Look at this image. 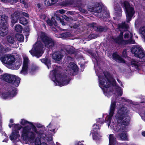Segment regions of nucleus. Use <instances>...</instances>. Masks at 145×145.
Wrapping results in <instances>:
<instances>
[{"instance_id": "nucleus-63", "label": "nucleus", "mask_w": 145, "mask_h": 145, "mask_svg": "<svg viewBox=\"0 0 145 145\" xmlns=\"http://www.w3.org/2000/svg\"><path fill=\"white\" fill-rule=\"evenodd\" d=\"M56 145H60V144H59V143L58 142H56Z\"/></svg>"}, {"instance_id": "nucleus-19", "label": "nucleus", "mask_w": 145, "mask_h": 145, "mask_svg": "<svg viewBox=\"0 0 145 145\" xmlns=\"http://www.w3.org/2000/svg\"><path fill=\"white\" fill-rule=\"evenodd\" d=\"M20 16V13L18 12H15L11 15V22L12 26L13 27L14 24L17 23Z\"/></svg>"}, {"instance_id": "nucleus-14", "label": "nucleus", "mask_w": 145, "mask_h": 145, "mask_svg": "<svg viewBox=\"0 0 145 145\" xmlns=\"http://www.w3.org/2000/svg\"><path fill=\"white\" fill-rule=\"evenodd\" d=\"M131 51L134 56L140 58H142L145 57V53L143 51L141 48L138 46L132 47Z\"/></svg>"}, {"instance_id": "nucleus-42", "label": "nucleus", "mask_w": 145, "mask_h": 145, "mask_svg": "<svg viewBox=\"0 0 145 145\" xmlns=\"http://www.w3.org/2000/svg\"><path fill=\"white\" fill-rule=\"evenodd\" d=\"M145 110V109H144ZM140 115L142 119L145 121V111L144 112H142L140 114Z\"/></svg>"}, {"instance_id": "nucleus-10", "label": "nucleus", "mask_w": 145, "mask_h": 145, "mask_svg": "<svg viewBox=\"0 0 145 145\" xmlns=\"http://www.w3.org/2000/svg\"><path fill=\"white\" fill-rule=\"evenodd\" d=\"M121 4L122 6L125 9L127 21L128 22L131 20L132 17L135 13L134 8L127 1L122 2Z\"/></svg>"}, {"instance_id": "nucleus-13", "label": "nucleus", "mask_w": 145, "mask_h": 145, "mask_svg": "<svg viewBox=\"0 0 145 145\" xmlns=\"http://www.w3.org/2000/svg\"><path fill=\"white\" fill-rule=\"evenodd\" d=\"M72 52L70 50H63L60 51H57L54 53L52 55V58L54 60L59 61L61 60L64 54H72Z\"/></svg>"}, {"instance_id": "nucleus-54", "label": "nucleus", "mask_w": 145, "mask_h": 145, "mask_svg": "<svg viewBox=\"0 0 145 145\" xmlns=\"http://www.w3.org/2000/svg\"><path fill=\"white\" fill-rule=\"evenodd\" d=\"M40 17L41 19L44 20L46 18V16L44 14H43L40 16Z\"/></svg>"}, {"instance_id": "nucleus-30", "label": "nucleus", "mask_w": 145, "mask_h": 145, "mask_svg": "<svg viewBox=\"0 0 145 145\" xmlns=\"http://www.w3.org/2000/svg\"><path fill=\"white\" fill-rule=\"evenodd\" d=\"M71 35L70 33H65L60 34L59 36L58 37L59 38H61L62 39H64L70 37Z\"/></svg>"}, {"instance_id": "nucleus-50", "label": "nucleus", "mask_w": 145, "mask_h": 145, "mask_svg": "<svg viewBox=\"0 0 145 145\" xmlns=\"http://www.w3.org/2000/svg\"><path fill=\"white\" fill-rule=\"evenodd\" d=\"M64 5H72V3L71 2H67L65 3L64 4Z\"/></svg>"}, {"instance_id": "nucleus-39", "label": "nucleus", "mask_w": 145, "mask_h": 145, "mask_svg": "<svg viewBox=\"0 0 145 145\" xmlns=\"http://www.w3.org/2000/svg\"><path fill=\"white\" fill-rule=\"evenodd\" d=\"M7 39L8 42L11 44L13 43L14 42V38L10 36H8L7 37Z\"/></svg>"}, {"instance_id": "nucleus-61", "label": "nucleus", "mask_w": 145, "mask_h": 145, "mask_svg": "<svg viewBox=\"0 0 145 145\" xmlns=\"http://www.w3.org/2000/svg\"><path fill=\"white\" fill-rule=\"evenodd\" d=\"M117 81L120 84L121 83V82L118 79Z\"/></svg>"}, {"instance_id": "nucleus-4", "label": "nucleus", "mask_w": 145, "mask_h": 145, "mask_svg": "<svg viewBox=\"0 0 145 145\" xmlns=\"http://www.w3.org/2000/svg\"><path fill=\"white\" fill-rule=\"evenodd\" d=\"M42 41L45 44V46L48 48H50L53 46L55 42L51 38L47 36L46 34L43 32H41L39 35L38 41L33 46L32 49L29 51V52L33 56L37 57L41 56L44 52L43 46Z\"/></svg>"}, {"instance_id": "nucleus-45", "label": "nucleus", "mask_w": 145, "mask_h": 145, "mask_svg": "<svg viewBox=\"0 0 145 145\" xmlns=\"http://www.w3.org/2000/svg\"><path fill=\"white\" fill-rule=\"evenodd\" d=\"M127 50H124L122 53V56L123 57L126 58L127 57Z\"/></svg>"}, {"instance_id": "nucleus-15", "label": "nucleus", "mask_w": 145, "mask_h": 145, "mask_svg": "<svg viewBox=\"0 0 145 145\" xmlns=\"http://www.w3.org/2000/svg\"><path fill=\"white\" fill-rule=\"evenodd\" d=\"M23 57L24 59L23 66L20 73L23 75H25L27 74L29 70L28 65L29 60L27 57L24 54Z\"/></svg>"}, {"instance_id": "nucleus-59", "label": "nucleus", "mask_w": 145, "mask_h": 145, "mask_svg": "<svg viewBox=\"0 0 145 145\" xmlns=\"http://www.w3.org/2000/svg\"><path fill=\"white\" fill-rule=\"evenodd\" d=\"M76 145H83V144L80 143V142H78L76 143Z\"/></svg>"}, {"instance_id": "nucleus-53", "label": "nucleus", "mask_w": 145, "mask_h": 145, "mask_svg": "<svg viewBox=\"0 0 145 145\" xmlns=\"http://www.w3.org/2000/svg\"><path fill=\"white\" fill-rule=\"evenodd\" d=\"M93 56L92 60L93 61H94L95 60H96V62H97V60L96 57V56L95 57L93 55H92Z\"/></svg>"}, {"instance_id": "nucleus-16", "label": "nucleus", "mask_w": 145, "mask_h": 145, "mask_svg": "<svg viewBox=\"0 0 145 145\" xmlns=\"http://www.w3.org/2000/svg\"><path fill=\"white\" fill-rule=\"evenodd\" d=\"M0 60L3 63L12 65L15 61L14 57L10 54L6 55L1 57Z\"/></svg>"}, {"instance_id": "nucleus-34", "label": "nucleus", "mask_w": 145, "mask_h": 145, "mask_svg": "<svg viewBox=\"0 0 145 145\" xmlns=\"http://www.w3.org/2000/svg\"><path fill=\"white\" fill-rule=\"evenodd\" d=\"M28 20L23 17H21L20 19V23L23 25L27 24L28 23Z\"/></svg>"}, {"instance_id": "nucleus-20", "label": "nucleus", "mask_w": 145, "mask_h": 145, "mask_svg": "<svg viewBox=\"0 0 145 145\" xmlns=\"http://www.w3.org/2000/svg\"><path fill=\"white\" fill-rule=\"evenodd\" d=\"M141 63V61L138 62L135 60H133L131 61V64H128V65L129 66H130V65H131L132 66L135 67V68L137 70H138L140 69V66H142V65L140 64Z\"/></svg>"}, {"instance_id": "nucleus-1", "label": "nucleus", "mask_w": 145, "mask_h": 145, "mask_svg": "<svg viewBox=\"0 0 145 145\" xmlns=\"http://www.w3.org/2000/svg\"><path fill=\"white\" fill-rule=\"evenodd\" d=\"M8 126L10 128L12 127V133L9 137L10 139L12 141H18L20 138L26 144L29 142H34L35 134L31 131L29 127L27 126L23 127L21 131L20 135L19 131L22 127L21 125L19 124H13L12 125L9 124Z\"/></svg>"}, {"instance_id": "nucleus-21", "label": "nucleus", "mask_w": 145, "mask_h": 145, "mask_svg": "<svg viewBox=\"0 0 145 145\" xmlns=\"http://www.w3.org/2000/svg\"><path fill=\"white\" fill-rule=\"evenodd\" d=\"M113 59L118 62L125 63V60L116 53H114L112 55Z\"/></svg>"}, {"instance_id": "nucleus-36", "label": "nucleus", "mask_w": 145, "mask_h": 145, "mask_svg": "<svg viewBox=\"0 0 145 145\" xmlns=\"http://www.w3.org/2000/svg\"><path fill=\"white\" fill-rule=\"evenodd\" d=\"M119 138L120 139L123 140H128V138L127 136L125 133L121 134V135H120L119 136Z\"/></svg>"}, {"instance_id": "nucleus-43", "label": "nucleus", "mask_w": 145, "mask_h": 145, "mask_svg": "<svg viewBox=\"0 0 145 145\" xmlns=\"http://www.w3.org/2000/svg\"><path fill=\"white\" fill-rule=\"evenodd\" d=\"M57 20H59L60 22L61 23L62 25H65V22L63 21L62 19H61L59 17H57Z\"/></svg>"}, {"instance_id": "nucleus-46", "label": "nucleus", "mask_w": 145, "mask_h": 145, "mask_svg": "<svg viewBox=\"0 0 145 145\" xmlns=\"http://www.w3.org/2000/svg\"><path fill=\"white\" fill-rule=\"evenodd\" d=\"M20 2L21 3L24 4L25 7L26 8L27 7V4L25 2V0H20Z\"/></svg>"}, {"instance_id": "nucleus-48", "label": "nucleus", "mask_w": 145, "mask_h": 145, "mask_svg": "<svg viewBox=\"0 0 145 145\" xmlns=\"http://www.w3.org/2000/svg\"><path fill=\"white\" fill-rule=\"evenodd\" d=\"M22 14L23 16L26 17H29V15L27 13H26L25 12H22Z\"/></svg>"}, {"instance_id": "nucleus-22", "label": "nucleus", "mask_w": 145, "mask_h": 145, "mask_svg": "<svg viewBox=\"0 0 145 145\" xmlns=\"http://www.w3.org/2000/svg\"><path fill=\"white\" fill-rule=\"evenodd\" d=\"M8 27L2 26L0 29V37L6 35L8 33Z\"/></svg>"}, {"instance_id": "nucleus-58", "label": "nucleus", "mask_w": 145, "mask_h": 145, "mask_svg": "<svg viewBox=\"0 0 145 145\" xmlns=\"http://www.w3.org/2000/svg\"><path fill=\"white\" fill-rule=\"evenodd\" d=\"M14 121L13 119H10V124H11V125H12V124H11V123H13Z\"/></svg>"}, {"instance_id": "nucleus-38", "label": "nucleus", "mask_w": 145, "mask_h": 145, "mask_svg": "<svg viewBox=\"0 0 145 145\" xmlns=\"http://www.w3.org/2000/svg\"><path fill=\"white\" fill-rule=\"evenodd\" d=\"M35 145H47L46 143L43 142L41 143V142L40 139L38 138H37L35 141Z\"/></svg>"}, {"instance_id": "nucleus-37", "label": "nucleus", "mask_w": 145, "mask_h": 145, "mask_svg": "<svg viewBox=\"0 0 145 145\" xmlns=\"http://www.w3.org/2000/svg\"><path fill=\"white\" fill-rule=\"evenodd\" d=\"M23 28L22 26L19 24H17L15 26V30L18 32H21Z\"/></svg>"}, {"instance_id": "nucleus-57", "label": "nucleus", "mask_w": 145, "mask_h": 145, "mask_svg": "<svg viewBox=\"0 0 145 145\" xmlns=\"http://www.w3.org/2000/svg\"><path fill=\"white\" fill-rule=\"evenodd\" d=\"M116 145H127V144L126 143H125L123 144L121 143H117V144H116Z\"/></svg>"}, {"instance_id": "nucleus-51", "label": "nucleus", "mask_w": 145, "mask_h": 145, "mask_svg": "<svg viewBox=\"0 0 145 145\" xmlns=\"http://www.w3.org/2000/svg\"><path fill=\"white\" fill-rule=\"evenodd\" d=\"M139 24V21L138 20H136L135 22V25L136 26H137V25Z\"/></svg>"}, {"instance_id": "nucleus-6", "label": "nucleus", "mask_w": 145, "mask_h": 145, "mask_svg": "<svg viewBox=\"0 0 145 145\" xmlns=\"http://www.w3.org/2000/svg\"><path fill=\"white\" fill-rule=\"evenodd\" d=\"M49 77L54 82L56 86L60 87L68 84L70 81L66 75L64 74H59L57 68L50 71Z\"/></svg>"}, {"instance_id": "nucleus-12", "label": "nucleus", "mask_w": 145, "mask_h": 145, "mask_svg": "<svg viewBox=\"0 0 145 145\" xmlns=\"http://www.w3.org/2000/svg\"><path fill=\"white\" fill-rule=\"evenodd\" d=\"M17 94V89L15 88H10L0 95L3 99H10L16 95Z\"/></svg>"}, {"instance_id": "nucleus-35", "label": "nucleus", "mask_w": 145, "mask_h": 145, "mask_svg": "<svg viewBox=\"0 0 145 145\" xmlns=\"http://www.w3.org/2000/svg\"><path fill=\"white\" fill-rule=\"evenodd\" d=\"M16 37L18 40L20 42H22L24 40V37L21 34L16 35Z\"/></svg>"}, {"instance_id": "nucleus-24", "label": "nucleus", "mask_w": 145, "mask_h": 145, "mask_svg": "<svg viewBox=\"0 0 145 145\" xmlns=\"http://www.w3.org/2000/svg\"><path fill=\"white\" fill-rule=\"evenodd\" d=\"M59 0H44V4L47 6H51L57 3Z\"/></svg>"}, {"instance_id": "nucleus-56", "label": "nucleus", "mask_w": 145, "mask_h": 145, "mask_svg": "<svg viewBox=\"0 0 145 145\" xmlns=\"http://www.w3.org/2000/svg\"><path fill=\"white\" fill-rule=\"evenodd\" d=\"M62 17L63 18L65 19V20H67V19H69L65 15H62Z\"/></svg>"}, {"instance_id": "nucleus-32", "label": "nucleus", "mask_w": 145, "mask_h": 145, "mask_svg": "<svg viewBox=\"0 0 145 145\" xmlns=\"http://www.w3.org/2000/svg\"><path fill=\"white\" fill-rule=\"evenodd\" d=\"M99 125L98 124H94L93 125L91 133L97 132L98 130L99 129Z\"/></svg>"}, {"instance_id": "nucleus-60", "label": "nucleus", "mask_w": 145, "mask_h": 145, "mask_svg": "<svg viewBox=\"0 0 145 145\" xmlns=\"http://www.w3.org/2000/svg\"><path fill=\"white\" fill-rule=\"evenodd\" d=\"M142 135L143 136H144V137H145V131L143 132L142 133Z\"/></svg>"}, {"instance_id": "nucleus-9", "label": "nucleus", "mask_w": 145, "mask_h": 145, "mask_svg": "<svg viewBox=\"0 0 145 145\" xmlns=\"http://www.w3.org/2000/svg\"><path fill=\"white\" fill-rule=\"evenodd\" d=\"M20 123L23 125H26L27 124H30L32 127V129L33 131V132L35 133H36L38 134L40 137L42 138L46 139L48 141H52V135H51L49 137H46V135L44 133H41L39 132V131L38 130L35 126L33 124V123L29 122L24 119H21L20 121Z\"/></svg>"}, {"instance_id": "nucleus-55", "label": "nucleus", "mask_w": 145, "mask_h": 145, "mask_svg": "<svg viewBox=\"0 0 145 145\" xmlns=\"http://www.w3.org/2000/svg\"><path fill=\"white\" fill-rule=\"evenodd\" d=\"M98 30L100 31H102L103 30V29L102 28L99 27V28H97Z\"/></svg>"}, {"instance_id": "nucleus-26", "label": "nucleus", "mask_w": 145, "mask_h": 145, "mask_svg": "<svg viewBox=\"0 0 145 145\" xmlns=\"http://www.w3.org/2000/svg\"><path fill=\"white\" fill-rule=\"evenodd\" d=\"M46 22L50 26H52L53 24L55 26L57 25V23L53 17L52 18L51 20H47L46 21Z\"/></svg>"}, {"instance_id": "nucleus-41", "label": "nucleus", "mask_w": 145, "mask_h": 145, "mask_svg": "<svg viewBox=\"0 0 145 145\" xmlns=\"http://www.w3.org/2000/svg\"><path fill=\"white\" fill-rule=\"evenodd\" d=\"M97 123L102 124L104 122V120L101 118H99L97 120Z\"/></svg>"}, {"instance_id": "nucleus-47", "label": "nucleus", "mask_w": 145, "mask_h": 145, "mask_svg": "<svg viewBox=\"0 0 145 145\" xmlns=\"http://www.w3.org/2000/svg\"><path fill=\"white\" fill-rule=\"evenodd\" d=\"M7 1L10 3H12V2L16 3L17 2L18 0H7Z\"/></svg>"}, {"instance_id": "nucleus-28", "label": "nucleus", "mask_w": 145, "mask_h": 145, "mask_svg": "<svg viewBox=\"0 0 145 145\" xmlns=\"http://www.w3.org/2000/svg\"><path fill=\"white\" fill-rule=\"evenodd\" d=\"M109 144L108 145H114L116 138L113 135L110 134L109 136Z\"/></svg>"}, {"instance_id": "nucleus-33", "label": "nucleus", "mask_w": 145, "mask_h": 145, "mask_svg": "<svg viewBox=\"0 0 145 145\" xmlns=\"http://www.w3.org/2000/svg\"><path fill=\"white\" fill-rule=\"evenodd\" d=\"M22 62V61L21 60H19L18 61H16L14 65V69H18L20 66Z\"/></svg>"}, {"instance_id": "nucleus-3", "label": "nucleus", "mask_w": 145, "mask_h": 145, "mask_svg": "<svg viewBox=\"0 0 145 145\" xmlns=\"http://www.w3.org/2000/svg\"><path fill=\"white\" fill-rule=\"evenodd\" d=\"M130 113L129 110L125 106L122 107L118 111L115 116L117 123L114 124L112 120L110 127L116 132H123L125 131L126 127L123 128V126H128L129 124L130 118L129 115Z\"/></svg>"}, {"instance_id": "nucleus-64", "label": "nucleus", "mask_w": 145, "mask_h": 145, "mask_svg": "<svg viewBox=\"0 0 145 145\" xmlns=\"http://www.w3.org/2000/svg\"><path fill=\"white\" fill-rule=\"evenodd\" d=\"M1 1L2 2L4 1H5V0H1Z\"/></svg>"}, {"instance_id": "nucleus-25", "label": "nucleus", "mask_w": 145, "mask_h": 145, "mask_svg": "<svg viewBox=\"0 0 145 145\" xmlns=\"http://www.w3.org/2000/svg\"><path fill=\"white\" fill-rule=\"evenodd\" d=\"M117 5L118 6V4ZM114 9L115 10V14L116 17L118 16L119 17L121 16V8L119 6H117L116 7L115 6Z\"/></svg>"}, {"instance_id": "nucleus-40", "label": "nucleus", "mask_w": 145, "mask_h": 145, "mask_svg": "<svg viewBox=\"0 0 145 145\" xmlns=\"http://www.w3.org/2000/svg\"><path fill=\"white\" fill-rule=\"evenodd\" d=\"M6 52L5 50L0 44V56Z\"/></svg>"}, {"instance_id": "nucleus-27", "label": "nucleus", "mask_w": 145, "mask_h": 145, "mask_svg": "<svg viewBox=\"0 0 145 145\" xmlns=\"http://www.w3.org/2000/svg\"><path fill=\"white\" fill-rule=\"evenodd\" d=\"M116 92L114 93V94L116 95H117L118 96H121L122 94V88L118 86L116 87Z\"/></svg>"}, {"instance_id": "nucleus-17", "label": "nucleus", "mask_w": 145, "mask_h": 145, "mask_svg": "<svg viewBox=\"0 0 145 145\" xmlns=\"http://www.w3.org/2000/svg\"><path fill=\"white\" fill-rule=\"evenodd\" d=\"M66 69L69 74L72 75L74 72L78 70V67L75 64L70 63L68 65Z\"/></svg>"}, {"instance_id": "nucleus-18", "label": "nucleus", "mask_w": 145, "mask_h": 145, "mask_svg": "<svg viewBox=\"0 0 145 145\" xmlns=\"http://www.w3.org/2000/svg\"><path fill=\"white\" fill-rule=\"evenodd\" d=\"M8 17L7 16L3 15L0 16V25L2 26L8 27V24L7 23V20Z\"/></svg>"}, {"instance_id": "nucleus-62", "label": "nucleus", "mask_w": 145, "mask_h": 145, "mask_svg": "<svg viewBox=\"0 0 145 145\" xmlns=\"http://www.w3.org/2000/svg\"><path fill=\"white\" fill-rule=\"evenodd\" d=\"M53 30L55 32H56V30L55 28H53Z\"/></svg>"}, {"instance_id": "nucleus-52", "label": "nucleus", "mask_w": 145, "mask_h": 145, "mask_svg": "<svg viewBox=\"0 0 145 145\" xmlns=\"http://www.w3.org/2000/svg\"><path fill=\"white\" fill-rule=\"evenodd\" d=\"M59 12L61 14H63L65 13V10L63 9H61L59 10Z\"/></svg>"}, {"instance_id": "nucleus-31", "label": "nucleus", "mask_w": 145, "mask_h": 145, "mask_svg": "<svg viewBox=\"0 0 145 145\" xmlns=\"http://www.w3.org/2000/svg\"><path fill=\"white\" fill-rule=\"evenodd\" d=\"M91 133H92L93 138L95 140H98L101 137V135L97 132Z\"/></svg>"}, {"instance_id": "nucleus-29", "label": "nucleus", "mask_w": 145, "mask_h": 145, "mask_svg": "<svg viewBox=\"0 0 145 145\" xmlns=\"http://www.w3.org/2000/svg\"><path fill=\"white\" fill-rule=\"evenodd\" d=\"M40 60L42 63L47 65L48 69L49 68V67H50L51 63L49 59L46 58L40 59Z\"/></svg>"}, {"instance_id": "nucleus-23", "label": "nucleus", "mask_w": 145, "mask_h": 145, "mask_svg": "<svg viewBox=\"0 0 145 145\" xmlns=\"http://www.w3.org/2000/svg\"><path fill=\"white\" fill-rule=\"evenodd\" d=\"M47 127L48 128L49 131L51 132L52 134H53L55 133L56 132L55 129H56V127L53 123H50Z\"/></svg>"}, {"instance_id": "nucleus-44", "label": "nucleus", "mask_w": 145, "mask_h": 145, "mask_svg": "<svg viewBox=\"0 0 145 145\" xmlns=\"http://www.w3.org/2000/svg\"><path fill=\"white\" fill-rule=\"evenodd\" d=\"M3 135H4V136H5L6 137L5 138V139L3 140V142H7V141L8 137L7 136L6 134L4 132L3 133Z\"/></svg>"}, {"instance_id": "nucleus-11", "label": "nucleus", "mask_w": 145, "mask_h": 145, "mask_svg": "<svg viewBox=\"0 0 145 145\" xmlns=\"http://www.w3.org/2000/svg\"><path fill=\"white\" fill-rule=\"evenodd\" d=\"M116 107V99L113 98L111 101L109 115H107L105 118L108 127L111 123V119L113 115Z\"/></svg>"}, {"instance_id": "nucleus-49", "label": "nucleus", "mask_w": 145, "mask_h": 145, "mask_svg": "<svg viewBox=\"0 0 145 145\" xmlns=\"http://www.w3.org/2000/svg\"><path fill=\"white\" fill-rule=\"evenodd\" d=\"M121 101L122 102H127L128 100L127 99H125L124 98H120Z\"/></svg>"}, {"instance_id": "nucleus-2", "label": "nucleus", "mask_w": 145, "mask_h": 145, "mask_svg": "<svg viewBox=\"0 0 145 145\" xmlns=\"http://www.w3.org/2000/svg\"><path fill=\"white\" fill-rule=\"evenodd\" d=\"M96 67L95 64L94 68L96 73L98 77L99 86L103 91L105 95L109 97L113 93V92L108 88L112 85H115L116 81L108 72L102 73V70L100 68L97 69Z\"/></svg>"}, {"instance_id": "nucleus-7", "label": "nucleus", "mask_w": 145, "mask_h": 145, "mask_svg": "<svg viewBox=\"0 0 145 145\" xmlns=\"http://www.w3.org/2000/svg\"><path fill=\"white\" fill-rule=\"evenodd\" d=\"M103 8V4L101 3H96L92 6L89 7L88 9L91 12L97 13V16L103 18L104 20H105V18H108L109 17V12L106 11L102 13H101Z\"/></svg>"}, {"instance_id": "nucleus-8", "label": "nucleus", "mask_w": 145, "mask_h": 145, "mask_svg": "<svg viewBox=\"0 0 145 145\" xmlns=\"http://www.w3.org/2000/svg\"><path fill=\"white\" fill-rule=\"evenodd\" d=\"M0 80L9 83H12L16 87H18L20 82V78L14 75L7 73L0 75Z\"/></svg>"}, {"instance_id": "nucleus-5", "label": "nucleus", "mask_w": 145, "mask_h": 145, "mask_svg": "<svg viewBox=\"0 0 145 145\" xmlns=\"http://www.w3.org/2000/svg\"><path fill=\"white\" fill-rule=\"evenodd\" d=\"M128 24L125 23L119 24L117 30L120 32L119 35L114 39V41L119 44L122 45L128 44H134L135 42L132 38L133 35L127 30L129 27Z\"/></svg>"}]
</instances>
